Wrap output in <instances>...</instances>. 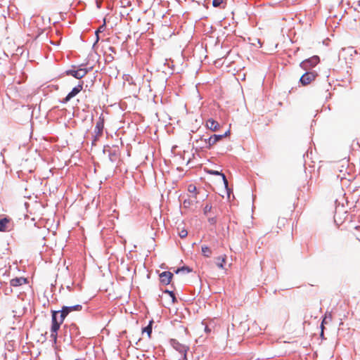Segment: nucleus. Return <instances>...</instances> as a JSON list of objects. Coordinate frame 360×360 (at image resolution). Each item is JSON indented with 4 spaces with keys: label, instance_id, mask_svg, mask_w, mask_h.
Masks as SVG:
<instances>
[{
    "label": "nucleus",
    "instance_id": "35",
    "mask_svg": "<svg viewBox=\"0 0 360 360\" xmlns=\"http://www.w3.org/2000/svg\"><path fill=\"white\" fill-rule=\"evenodd\" d=\"M70 331L65 330L64 338H69Z\"/></svg>",
    "mask_w": 360,
    "mask_h": 360
},
{
    "label": "nucleus",
    "instance_id": "20",
    "mask_svg": "<svg viewBox=\"0 0 360 360\" xmlns=\"http://www.w3.org/2000/svg\"><path fill=\"white\" fill-rule=\"evenodd\" d=\"M204 170L207 174L214 175V176H221V175H223V174H224L221 171H217V170L210 169H207V168H205Z\"/></svg>",
    "mask_w": 360,
    "mask_h": 360
},
{
    "label": "nucleus",
    "instance_id": "21",
    "mask_svg": "<svg viewBox=\"0 0 360 360\" xmlns=\"http://www.w3.org/2000/svg\"><path fill=\"white\" fill-rule=\"evenodd\" d=\"M221 179H222L223 183L224 184V187L227 191V194H228V195H229L231 190L228 188L229 182H228V180L224 174H223V175H221Z\"/></svg>",
    "mask_w": 360,
    "mask_h": 360
},
{
    "label": "nucleus",
    "instance_id": "25",
    "mask_svg": "<svg viewBox=\"0 0 360 360\" xmlns=\"http://www.w3.org/2000/svg\"><path fill=\"white\" fill-rule=\"evenodd\" d=\"M187 235H188V231L185 229H182L181 231H179V236L181 238H186L187 236Z\"/></svg>",
    "mask_w": 360,
    "mask_h": 360
},
{
    "label": "nucleus",
    "instance_id": "24",
    "mask_svg": "<svg viewBox=\"0 0 360 360\" xmlns=\"http://www.w3.org/2000/svg\"><path fill=\"white\" fill-rule=\"evenodd\" d=\"M12 287L13 286H11V285L10 286L4 287V289H3V291H4V294L6 295H8L11 294L12 292H13Z\"/></svg>",
    "mask_w": 360,
    "mask_h": 360
},
{
    "label": "nucleus",
    "instance_id": "27",
    "mask_svg": "<svg viewBox=\"0 0 360 360\" xmlns=\"http://www.w3.org/2000/svg\"><path fill=\"white\" fill-rule=\"evenodd\" d=\"M223 3L224 0H212V6L216 8L220 7Z\"/></svg>",
    "mask_w": 360,
    "mask_h": 360
},
{
    "label": "nucleus",
    "instance_id": "26",
    "mask_svg": "<svg viewBox=\"0 0 360 360\" xmlns=\"http://www.w3.org/2000/svg\"><path fill=\"white\" fill-rule=\"evenodd\" d=\"M326 318L323 319V320L321 322V333H320V337L319 338H324V332H323V330H324V327H323V324L324 323H326Z\"/></svg>",
    "mask_w": 360,
    "mask_h": 360
},
{
    "label": "nucleus",
    "instance_id": "5",
    "mask_svg": "<svg viewBox=\"0 0 360 360\" xmlns=\"http://www.w3.org/2000/svg\"><path fill=\"white\" fill-rule=\"evenodd\" d=\"M83 306L82 304H75L71 306H63L61 309L56 311L61 316V320H65V317L74 311H81Z\"/></svg>",
    "mask_w": 360,
    "mask_h": 360
},
{
    "label": "nucleus",
    "instance_id": "30",
    "mask_svg": "<svg viewBox=\"0 0 360 360\" xmlns=\"http://www.w3.org/2000/svg\"><path fill=\"white\" fill-rule=\"evenodd\" d=\"M188 190L189 192L192 193V192L195 191L196 187L194 185L191 184L188 186Z\"/></svg>",
    "mask_w": 360,
    "mask_h": 360
},
{
    "label": "nucleus",
    "instance_id": "7",
    "mask_svg": "<svg viewBox=\"0 0 360 360\" xmlns=\"http://www.w3.org/2000/svg\"><path fill=\"white\" fill-rule=\"evenodd\" d=\"M104 154L108 155L110 162H115L119 157L120 151L117 147H110L109 146H105L103 150Z\"/></svg>",
    "mask_w": 360,
    "mask_h": 360
},
{
    "label": "nucleus",
    "instance_id": "4",
    "mask_svg": "<svg viewBox=\"0 0 360 360\" xmlns=\"http://www.w3.org/2000/svg\"><path fill=\"white\" fill-rule=\"evenodd\" d=\"M82 65H81L79 67H81ZM91 69H92L91 67V68H79L77 70L69 69V70H67L65 72V74L66 75H71V76H72L75 79H81L83 77H84L86 76V75L88 74V72Z\"/></svg>",
    "mask_w": 360,
    "mask_h": 360
},
{
    "label": "nucleus",
    "instance_id": "16",
    "mask_svg": "<svg viewBox=\"0 0 360 360\" xmlns=\"http://www.w3.org/2000/svg\"><path fill=\"white\" fill-rule=\"evenodd\" d=\"M192 271H193V269L191 268H190L188 266L184 265V266L177 268L174 271V273L176 274H179L180 272L190 273Z\"/></svg>",
    "mask_w": 360,
    "mask_h": 360
},
{
    "label": "nucleus",
    "instance_id": "6",
    "mask_svg": "<svg viewBox=\"0 0 360 360\" xmlns=\"http://www.w3.org/2000/svg\"><path fill=\"white\" fill-rule=\"evenodd\" d=\"M84 82L81 81L79 84L72 88V89L67 94V96L60 101V103L65 104L68 103L72 98L75 97L83 89Z\"/></svg>",
    "mask_w": 360,
    "mask_h": 360
},
{
    "label": "nucleus",
    "instance_id": "2",
    "mask_svg": "<svg viewBox=\"0 0 360 360\" xmlns=\"http://www.w3.org/2000/svg\"><path fill=\"white\" fill-rule=\"evenodd\" d=\"M221 140V136L219 134H213L207 139H203V136H201L199 139L196 140V142L199 141L204 143V145L201 148L210 149L215 143Z\"/></svg>",
    "mask_w": 360,
    "mask_h": 360
},
{
    "label": "nucleus",
    "instance_id": "13",
    "mask_svg": "<svg viewBox=\"0 0 360 360\" xmlns=\"http://www.w3.org/2000/svg\"><path fill=\"white\" fill-rule=\"evenodd\" d=\"M205 126L212 131H217L220 127L219 124L212 118H210L207 120Z\"/></svg>",
    "mask_w": 360,
    "mask_h": 360
},
{
    "label": "nucleus",
    "instance_id": "10",
    "mask_svg": "<svg viewBox=\"0 0 360 360\" xmlns=\"http://www.w3.org/2000/svg\"><path fill=\"white\" fill-rule=\"evenodd\" d=\"M159 276L160 283L163 285H167L171 283L174 275L169 271H165L160 274Z\"/></svg>",
    "mask_w": 360,
    "mask_h": 360
},
{
    "label": "nucleus",
    "instance_id": "29",
    "mask_svg": "<svg viewBox=\"0 0 360 360\" xmlns=\"http://www.w3.org/2000/svg\"><path fill=\"white\" fill-rule=\"evenodd\" d=\"M163 293L168 294L170 297L175 294L173 290H169L168 289L163 290Z\"/></svg>",
    "mask_w": 360,
    "mask_h": 360
},
{
    "label": "nucleus",
    "instance_id": "15",
    "mask_svg": "<svg viewBox=\"0 0 360 360\" xmlns=\"http://www.w3.org/2000/svg\"><path fill=\"white\" fill-rule=\"evenodd\" d=\"M154 323V321L152 319L149 321L148 325L146 326L142 327L141 333L142 334L146 333L148 338H150L152 330H153V325Z\"/></svg>",
    "mask_w": 360,
    "mask_h": 360
},
{
    "label": "nucleus",
    "instance_id": "31",
    "mask_svg": "<svg viewBox=\"0 0 360 360\" xmlns=\"http://www.w3.org/2000/svg\"><path fill=\"white\" fill-rule=\"evenodd\" d=\"M229 134H230V130H227L224 134H219V135L221 136V140H222L224 138L226 137Z\"/></svg>",
    "mask_w": 360,
    "mask_h": 360
},
{
    "label": "nucleus",
    "instance_id": "3",
    "mask_svg": "<svg viewBox=\"0 0 360 360\" xmlns=\"http://www.w3.org/2000/svg\"><path fill=\"white\" fill-rule=\"evenodd\" d=\"M319 63V56L315 55L302 61L300 64V67L306 71H310L311 68H314Z\"/></svg>",
    "mask_w": 360,
    "mask_h": 360
},
{
    "label": "nucleus",
    "instance_id": "32",
    "mask_svg": "<svg viewBox=\"0 0 360 360\" xmlns=\"http://www.w3.org/2000/svg\"><path fill=\"white\" fill-rule=\"evenodd\" d=\"M170 297L172 298V303L177 302V298L176 297L175 294L174 295L171 296Z\"/></svg>",
    "mask_w": 360,
    "mask_h": 360
},
{
    "label": "nucleus",
    "instance_id": "8",
    "mask_svg": "<svg viewBox=\"0 0 360 360\" xmlns=\"http://www.w3.org/2000/svg\"><path fill=\"white\" fill-rule=\"evenodd\" d=\"M317 76L318 73L315 71H306V72L301 76L299 82L302 86L308 85L314 80Z\"/></svg>",
    "mask_w": 360,
    "mask_h": 360
},
{
    "label": "nucleus",
    "instance_id": "11",
    "mask_svg": "<svg viewBox=\"0 0 360 360\" xmlns=\"http://www.w3.org/2000/svg\"><path fill=\"white\" fill-rule=\"evenodd\" d=\"M104 128V120L101 117H99V120L96 122V124L95 126V138L94 141H96L98 137L101 136L103 134Z\"/></svg>",
    "mask_w": 360,
    "mask_h": 360
},
{
    "label": "nucleus",
    "instance_id": "14",
    "mask_svg": "<svg viewBox=\"0 0 360 360\" xmlns=\"http://www.w3.org/2000/svg\"><path fill=\"white\" fill-rule=\"evenodd\" d=\"M27 283V278L25 277H15L11 280V286L18 287Z\"/></svg>",
    "mask_w": 360,
    "mask_h": 360
},
{
    "label": "nucleus",
    "instance_id": "17",
    "mask_svg": "<svg viewBox=\"0 0 360 360\" xmlns=\"http://www.w3.org/2000/svg\"><path fill=\"white\" fill-rule=\"evenodd\" d=\"M202 254L205 257H210L212 255L211 249L207 245H202Z\"/></svg>",
    "mask_w": 360,
    "mask_h": 360
},
{
    "label": "nucleus",
    "instance_id": "33",
    "mask_svg": "<svg viewBox=\"0 0 360 360\" xmlns=\"http://www.w3.org/2000/svg\"><path fill=\"white\" fill-rule=\"evenodd\" d=\"M205 331L206 332L207 334H209L211 332V329L209 328L208 326H205Z\"/></svg>",
    "mask_w": 360,
    "mask_h": 360
},
{
    "label": "nucleus",
    "instance_id": "34",
    "mask_svg": "<svg viewBox=\"0 0 360 360\" xmlns=\"http://www.w3.org/2000/svg\"><path fill=\"white\" fill-rule=\"evenodd\" d=\"M96 34V41H95V43H94V46L96 43H98V41H99V39H100V38H99V35H98V34Z\"/></svg>",
    "mask_w": 360,
    "mask_h": 360
},
{
    "label": "nucleus",
    "instance_id": "39",
    "mask_svg": "<svg viewBox=\"0 0 360 360\" xmlns=\"http://www.w3.org/2000/svg\"><path fill=\"white\" fill-rule=\"evenodd\" d=\"M176 321H177V319H175V320H173L172 322L173 324L174 323L175 324V322H176Z\"/></svg>",
    "mask_w": 360,
    "mask_h": 360
},
{
    "label": "nucleus",
    "instance_id": "40",
    "mask_svg": "<svg viewBox=\"0 0 360 360\" xmlns=\"http://www.w3.org/2000/svg\"><path fill=\"white\" fill-rule=\"evenodd\" d=\"M53 344H56V338H54L53 339Z\"/></svg>",
    "mask_w": 360,
    "mask_h": 360
},
{
    "label": "nucleus",
    "instance_id": "12",
    "mask_svg": "<svg viewBox=\"0 0 360 360\" xmlns=\"http://www.w3.org/2000/svg\"><path fill=\"white\" fill-rule=\"evenodd\" d=\"M11 219L8 217H0V231L4 232L9 231Z\"/></svg>",
    "mask_w": 360,
    "mask_h": 360
},
{
    "label": "nucleus",
    "instance_id": "1",
    "mask_svg": "<svg viewBox=\"0 0 360 360\" xmlns=\"http://www.w3.org/2000/svg\"><path fill=\"white\" fill-rule=\"evenodd\" d=\"M51 316V334L50 338H58L57 332L64 320H61V316L56 311H52Z\"/></svg>",
    "mask_w": 360,
    "mask_h": 360
},
{
    "label": "nucleus",
    "instance_id": "28",
    "mask_svg": "<svg viewBox=\"0 0 360 360\" xmlns=\"http://www.w3.org/2000/svg\"><path fill=\"white\" fill-rule=\"evenodd\" d=\"M208 222L211 225H215L217 224V217H209Z\"/></svg>",
    "mask_w": 360,
    "mask_h": 360
},
{
    "label": "nucleus",
    "instance_id": "38",
    "mask_svg": "<svg viewBox=\"0 0 360 360\" xmlns=\"http://www.w3.org/2000/svg\"><path fill=\"white\" fill-rule=\"evenodd\" d=\"M4 151H6V149H5V148H4V149L1 150V155H2V156H3V153H4Z\"/></svg>",
    "mask_w": 360,
    "mask_h": 360
},
{
    "label": "nucleus",
    "instance_id": "19",
    "mask_svg": "<svg viewBox=\"0 0 360 360\" xmlns=\"http://www.w3.org/2000/svg\"><path fill=\"white\" fill-rule=\"evenodd\" d=\"M226 262V256L224 257H218L217 258V262L216 264L219 269H224V264Z\"/></svg>",
    "mask_w": 360,
    "mask_h": 360
},
{
    "label": "nucleus",
    "instance_id": "18",
    "mask_svg": "<svg viewBox=\"0 0 360 360\" xmlns=\"http://www.w3.org/2000/svg\"><path fill=\"white\" fill-rule=\"evenodd\" d=\"M77 327L75 324H72L70 327H69V331H70V335H69V338H73L74 336H77V335H79L77 333Z\"/></svg>",
    "mask_w": 360,
    "mask_h": 360
},
{
    "label": "nucleus",
    "instance_id": "22",
    "mask_svg": "<svg viewBox=\"0 0 360 360\" xmlns=\"http://www.w3.org/2000/svg\"><path fill=\"white\" fill-rule=\"evenodd\" d=\"M106 27V20L103 19V22L101 25L99 26L97 30L95 31V34H99L100 32H103Z\"/></svg>",
    "mask_w": 360,
    "mask_h": 360
},
{
    "label": "nucleus",
    "instance_id": "9",
    "mask_svg": "<svg viewBox=\"0 0 360 360\" xmlns=\"http://www.w3.org/2000/svg\"><path fill=\"white\" fill-rule=\"evenodd\" d=\"M181 342H179L176 339H171V343L174 348L184 354V358H186V354L188 349V346L185 342V339H181Z\"/></svg>",
    "mask_w": 360,
    "mask_h": 360
},
{
    "label": "nucleus",
    "instance_id": "37",
    "mask_svg": "<svg viewBox=\"0 0 360 360\" xmlns=\"http://www.w3.org/2000/svg\"><path fill=\"white\" fill-rule=\"evenodd\" d=\"M110 50L112 52L115 53V48H113V47H110Z\"/></svg>",
    "mask_w": 360,
    "mask_h": 360
},
{
    "label": "nucleus",
    "instance_id": "23",
    "mask_svg": "<svg viewBox=\"0 0 360 360\" xmlns=\"http://www.w3.org/2000/svg\"><path fill=\"white\" fill-rule=\"evenodd\" d=\"M212 208V207L211 205L207 204L203 208V214L205 215H207L208 212H211Z\"/></svg>",
    "mask_w": 360,
    "mask_h": 360
},
{
    "label": "nucleus",
    "instance_id": "36",
    "mask_svg": "<svg viewBox=\"0 0 360 360\" xmlns=\"http://www.w3.org/2000/svg\"><path fill=\"white\" fill-rule=\"evenodd\" d=\"M184 204L185 205H186V204L190 205V202H189V200H185L184 201Z\"/></svg>",
    "mask_w": 360,
    "mask_h": 360
}]
</instances>
